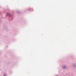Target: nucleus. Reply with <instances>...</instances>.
<instances>
[{"mask_svg":"<svg viewBox=\"0 0 76 76\" xmlns=\"http://www.w3.org/2000/svg\"><path fill=\"white\" fill-rule=\"evenodd\" d=\"M64 68H65V67H64Z\"/></svg>","mask_w":76,"mask_h":76,"instance_id":"1","label":"nucleus"}]
</instances>
